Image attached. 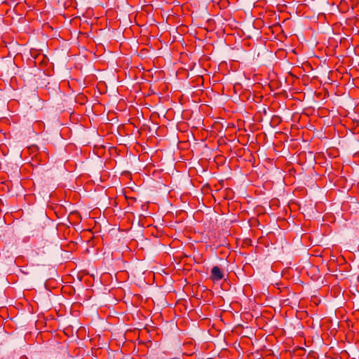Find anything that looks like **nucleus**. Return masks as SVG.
<instances>
[{
	"mask_svg": "<svg viewBox=\"0 0 359 359\" xmlns=\"http://www.w3.org/2000/svg\"><path fill=\"white\" fill-rule=\"evenodd\" d=\"M354 124L355 125V127L359 126V121H354Z\"/></svg>",
	"mask_w": 359,
	"mask_h": 359,
	"instance_id": "obj_3",
	"label": "nucleus"
},
{
	"mask_svg": "<svg viewBox=\"0 0 359 359\" xmlns=\"http://www.w3.org/2000/svg\"><path fill=\"white\" fill-rule=\"evenodd\" d=\"M210 278L213 281H219L224 278V273L218 266L212 268Z\"/></svg>",
	"mask_w": 359,
	"mask_h": 359,
	"instance_id": "obj_1",
	"label": "nucleus"
},
{
	"mask_svg": "<svg viewBox=\"0 0 359 359\" xmlns=\"http://www.w3.org/2000/svg\"><path fill=\"white\" fill-rule=\"evenodd\" d=\"M126 198L128 201V203H134L136 201V198L134 197H128L126 196Z\"/></svg>",
	"mask_w": 359,
	"mask_h": 359,
	"instance_id": "obj_2",
	"label": "nucleus"
},
{
	"mask_svg": "<svg viewBox=\"0 0 359 359\" xmlns=\"http://www.w3.org/2000/svg\"><path fill=\"white\" fill-rule=\"evenodd\" d=\"M41 57L43 58L41 62H43V60H46V56L44 55H41Z\"/></svg>",
	"mask_w": 359,
	"mask_h": 359,
	"instance_id": "obj_4",
	"label": "nucleus"
}]
</instances>
